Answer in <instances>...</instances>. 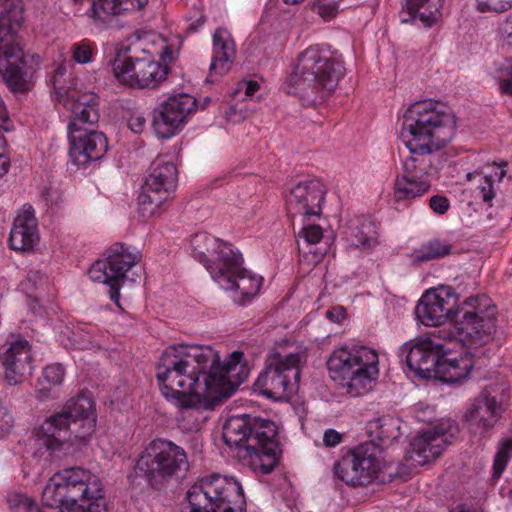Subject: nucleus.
<instances>
[{
  "label": "nucleus",
  "instance_id": "f257e3e1",
  "mask_svg": "<svg viewBox=\"0 0 512 512\" xmlns=\"http://www.w3.org/2000/svg\"><path fill=\"white\" fill-rule=\"evenodd\" d=\"M243 352L234 351L226 363L211 346L178 344L161 355L156 378L162 395L175 405L177 425L197 432L213 411L232 396L247 377L240 365Z\"/></svg>",
  "mask_w": 512,
  "mask_h": 512
},
{
  "label": "nucleus",
  "instance_id": "f03ea898",
  "mask_svg": "<svg viewBox=\"0 0 512 512\" xmlns=\"http://www.w3.org/2000/svg\"><path fill=\"white\" fill-rule=\"evenodd\" d=\"M456 302L451 287L429 290L420 298L415 315L425 326H440L451 319V323L432 333L444 341H458L467 347H479L491 341L497 322L491 299L484 294L471 296L457 308Z\"/></svg>",
  "mask_w": 512,
  "mask_h": 512
},
{
  "label": "nucleus",
  "instance_id": "7ed1b4c3",
  "mask_svg": "<svg viewBox=\"0 0 512 512\" xmlns=\"http://www.w3.org/2000/svg\"><path fill=\"white\" fill-rule=\"evenodd\" d=\"M277 435L275 422L249 414L232 415L223 426L224 442L257 475L270 474L278 464Z\"/></svg>",
  "mask_w": 512,
  "mask_h": 512
},
{
  "label": "nucleus",
  "instance_id": "20e7f679",
  "mask_svg": "<svg viewBox=\"0 0 512 512\" xmlns=\"http://www.w3.org/2000/svg\"><path fill=\"white\" fill-rule=\"evenodd\" d=\"M54 89L64 104L71 110V121L68 125L70 139L69 154L78 166H86L92 161L101 159L108 149L106 136L94 127L99 122V97L93 92L77 94L74 90H66L54 81Z\"/></svg>",
  "mask_w": 512,
  "mask_h": 512
},
{
  "label": "nucleus",
  "instance_id": "39448f33",
  "mask_svg": "<svg viewBox=\"0 0 512 512\" xmlns=\"http://www.w3.org/2000/svg\"><path fill=\"white\" fill-rule=\"evenodd\" d=\"M20 0H0V75L13 92L30 90L39 56L24 52L17 31L23 23Z\"/></svg>",
  "mask_w": 512,
  "mask_h": 512
},
{
  "label": "nucleus",
  "instance_id": "423d86ee",
  "mask_svg": "<svg viewBox=\"0 0 512 512\" xmlns=\"http://www.w3.org/2000/svg\"><path fill=\"white\" fill-rule=\"evenodd\" d=\"M96 426L94 404L91 398L79 395L69 400L61 411L36 426L33 435L38 445L50 452L58 451L64 443H86Z\"/></svg>",
  "mask_w": 512,
  "mask_h": 512
},
{
  "label": "nucleus",
  "instance_id": "0eeeda50",
  "mask_svg": "<svg viewBox=\"0 0 512 512\" xmlns=\"http://www.w3.org/2000/svg\"><path fill=\"white\" fill-rule=\"evenodd\" d=\"M341 61L318 46H310L298 57L295 70L287 80V92L307 103L323 101L337 87L344 75Z\"/></svg>",
  "mask_w": 512,
  "mask_h": 512
},
{
  "label": "nucleus",
  "instance_id": "6e6552de",
  "mask_svg": "<svg viewBox=\"0 0 512 512\" xmlns=\"http://www.w3.org/2000/svg\"><path fill=\"white\" fill-rule=\"evenodd\" d=\"M456 131L455 116L439 102H415L405 112L401 135L406 146L440 150Z\"/></svg>",
  "mask_w": 512,
  "mask_h": 512
},
{
  "label": "nucleus",
  "instance_id": "1a4fd4ad",
  "mask_svg": "<svg viewBox=\"0 0 512 512\" xmlns=\"http://www.w3.org/2000/svg\"><path fill=\"white\" fill-rule=\"evenodd\" d=\"M189 470L185 449L174 442L157 438L151 441L140 454L134 473L128 476L132 485H140L144 479L147 485L161 489L172 480H179Z\"/></svg>",
  "mask_w": 512,
  "mask_h": 512
},
{
  "label": "nucleus",
  "instance_id": "9d476101",
  "mask_svg": "<svg viewBox=\"0 0 512 512\" xmlns=\"http://www.w3.org/2000/svg\"><path fill=\"white\" fill-rule=\"evenodd\" d=\"M378 354L366 346L339 348L327 360L330 377L340 381L346 392L353 397L366 394L377 379Z\"/></svg>",
  "mask_w": 512,
  "mask_h": 512
},
{
  "label": "nucleus",
  "instance_id": "9b49d317",
  "mask_svg": "<svg viewBox=\"0 0 512 512\" xmlns=\"http://www.w3.org/2000/svg\"><path fill=\"white\" fill-rule=\"evenodd\" d=\"M406 147L410 155L402 161L401 171L394 183V199L397 202L412 200L429 192L440 170L441 161L435 154L438 150Z\"/></svg>",
  "mask_w": 512,
  "mask_h": 512
},
{
  "label": "nucleus",
  "instance_id": "f8f14e48",
  "mask_svg": "<svg viewBox=\"0 0 512 512\" xmlns=\"http://www.w3.org/2000/svg\"><path fill=\"white\" fill-rule=\"evenodd\" d=\"M62 485L65 487L66 508L63 512H105L106 500L101 484L91 473L80 467H71L61 472Z\"/></svg>",
  "mask_w": 512,
  "mask_h": 512
},
{
  "label": "nucleus",
  "instance_id": "ddd939ff",
  "mask_svg": "<svg viewBox=\"0 0 512 512\" xmlns=\"http://www.w3.org/2000/svg\"><path fill=\"white\" fill-rule=\"evenodd\" d=\"M302 356L299 353L270 355L265 362L264 370L254 383L255 390L273 400L287 398L293 391L295 381L299 378V364Z\"/></svg>",
  "mask_w": 512,
  "mask_h": 512
},
{
  "label": "nucleus",
  "instance_id": "4468645a",
  "mask_svg": "<svg viewBox=\"0 0 512 512\" xmlns=\"http://www.w3.org/2000/svg\"><path fill=\"white\" fill-rule=\"evenodd\" d=\"M177 185V168L169 161L157 158L151 163L138 196V212L143 218L154 216L161 205L174 192Z\"/></svg>",
  "mask_w": 512,
  "mask_h": 512
},
{
  "label": "nucleus",
  "instance_id": "2eb2a0df",
  "mask_svg": "<svg viewBox=\"0 0 512 512\" xmlns=\"http://www.w3.org/2000/svg\"><path fill=\"white\" fill-rule=\"evenodd\" d=\"M112 69L117 79L141 89L156 88L166 79L169 72L167 65L156 61L146 51H143L141 56L117 55Z\"/></svg>",
  "mask_w": 512,
  "mask_h": 512
},
{
  "label": "nucleus",
  "instance_id": "dca6fc26",
  "mask_svg": "<svg viewBox=\"0 0 512 512\" xmlns=\"http://www.w3.org/2000/svg\"><path fill=\"white\" fill-rule=\"evenodd\" d=\"M380 469L381 462L371 443H362L348 451L334 465L335 475L353 487L371 483L377 478Z\"/></svg>",
  "mask_w": 512,
  "mask_h": 512
},
{
  "label": "nucleus",
  "instance_id": "f3484780",
  "mask_svg": "<svg viewBox=\"0 0 512 512\" xmlns=\"http://www.w3.org/2000/svg\"><path fill=\"white\" fill-rule=\"evenodd\" d=\"M233 258H238L239 264L234 265L229 260L226 267L218 270L212 278L223 289L234 293L233 300L235 303L244 305L257 295L263 279L243 267L242 254L239 251Z\"/></svg>",
  "mask_w": 512,
  "mask_h": 512
},
{
  "label": "nucleus",
  "instance_id": "a211bd4d",
  "mask_svg": "<svg viewBox=\"0 0 512 512\" xmlns=\"http://www.w3.org/2000/svg\"><path fill=\"white\" fill-rule=\"evenodd\" d=\"M442 341L431 335L415 344L405 343L400 348V356L405 357L408 368L418 376L434 378L441 356L449 351Z\"/></svg>",
  "mask_w": 512,
  "mask_h": 512
},
{
  "label": "nucleus",
  "instance_id": "6ab92c4d",
  "mask_svg": "<svg viewBox=\"0 0 512 512\" xmlns=\"http://www.w3.org/2000/svg\"><path fill=\"white\" fill-rule=\"evenodd\" d=\"M195 105L196 100L191 95L170 96L154 111L152 125L156 135L164 139L174 136Z\"/></svg>",
  "mask_w": 512,
  "mask_h": 512
},
{
  "label": "nucleus",
  "instance_id": "aec40b11",
  "mask_svg": "<svg viewBox=\"0 0 512 512\" xmlns=\"http://www.w3.org/2000/svg\"><path fill=\"white\" fill-rule=\"evenodd\" d=\"M191 247L194 258L204 264L212 277L218 270L226 267L229 260L234 265L239 264L238 258H233L238 250H235L231 244L205 232L194 235L191 240Z\"/></svg>",
  "mask_w": 512,
  "mask_h": 512
},
{
  "label": "nucleus",
  "instance_id": "412c9836",
  "mask_svg": "<svg viewBox=\"0 0 512 512\" xmlns=\"http://www.w3.org/2000/svg\"><path fill=\"white\" fill-rule=\"evenodd\" d=\"M325 189L318 179H309L296 184L286 198L288 215L293 218L297 215L304 218L319 216L321 204L325 200Z\"/></svg>",
  "mask_w": 512,
  "mask_h": 512
},
{
  "label": "nucleus",
  "instance_id": "4be33fe9",
  "mask_svg": "<svg viewBox=\"0 0 512 512\" xmlns=\"http://www.w3.org/2000/svg\"><path fill=\"white\" fill-rule=\"evenodd\" d=\"M448 429L440 426L429 428L418 434L411 442L407 458L418 465H424L437 459L444 448L451 443Z\"/></svg>",
  "mask_w": 512,
  "mask_h": 512
},
{
  "label": "nucleus",
  "instance_id": "5701e85b",
  "mask_svg": "<svg viewBox=\"0 0 512 512\" xmlns=\"http://www.w3.org/2000/svg\"><path fill=\"white\" fill-rule=\"evenodd\" d=\"M2 364L5 368V379L10 385L21 383L32 373V355L28 341L17 339L2 355Z\"/></svg>",
  "mask_w": 512,
  "mask_h": 512
},
{
  "label": "nucleus",
  "instance_id": "b1692460",
  "mask_svg": "<svg viewBox=\"0 0 512 512\" xmlns=\"http://www.w3.org/2000/svg\"><path fill=\"white\" fill-rule=\"evenodd\" d=\"M501 413V405L496 398L491 396L487 390L481 392L471 408L466 412V422L471 430L480 434L490 430Z\"/></svg>",
  "mask_w": 512,
  "mask_h": 512
},
{
  "label": "nucleus",
  "instance_id": "393cba45",
  "mask_svg": "<svg viewBox=\"0 0 512 512\" xmlns=\"http://www.w3.org/2000/svg\"><path fill=\"white\" fill-rule=\"evenodd\" d=\"M39 241L37 220L31 206L24 207L13 223L9 236L10 248L17 251H30Z\"/></svg>",
  "mask_w": 512,
  "mask_h": 512
},
{
  "label": "nucleus",
  "instance_id": "a878e982",
  "mask_svg": "<svg viewBox=\"0 0 512 512\" xmlns=\"http://www.w3.org/2000/svg\"><path fill=\"white\" fill-rule=\"evenodd\" d=\"M367 433L375 450L387 448L401 438V420L389 415L372 419L367 424Z\"/></svg>",
  "mask_w": 512,
  "mask_h": 512
},
{
  "label": "nucleus",
  "instance_id": "bb28decb",
  "mask_svg": "<svg viewBox=\"0 0 512 512\" xmlns=\"http://www.w3.org/2000/svg\"><path fill=\"white\" fill-rule=\"evenodd\" d=\"M214 54L209 68L208 82L216 81V77H221L228 73L234 59L235 50L231 40L224 39L219 30L213 35Z\"/></svg>",
  "mask_w": 512,
  "mask_h": 512
},
{
  "label": "nucleus",
  "instance_id": "cd10ccee",
  "mask_svg": "<svg viewBox=\"0 0 512 512\" xmlns=\"http://www.w3.org/2000/svg\"><path fill=\"white\" fill-rule=\"evenodd\" d=\"M104 260L111 271L112 281L121 286L126 273L140 261V254L132 253L123 243H115L108 249Z\"/></svg>",
  "mask_w": 512,
  "mask_h": 512
},
{
  "label": "nucleus",
  "instance_id": "c85d7f7f",
  "mask_svg": "<svg viewBox=\"0 0 512 512\" xmlns=\"http://www.w3.org/2000/svg\"><path fill=\"white\" fill-rule=\"evenodd\" d=\"M474 367V361L468 354L459 358L441 356L434 378L443 383L453 384L466 379Z\"/></svg>",
  "mask_w": 512,
  "mask_h": 512
},
{
  "label": "nucleus",
  "instance_id": "c756f323",
  "mask_svg": "<svg viewBox=\"0 0 512 512\" xmlns=\"http://www.w3.org/2000/svg\"><path fill=\"white\" fill-rule=\"evenodd\" d=\"M439 8L431 0H406L400 12L404 23H420L423 27H431L440 18Z\"/></svg>",
  "mask_w": 512,
  "mask_h": 512
},
{
  "label": "nucleus",
  "instance_id": "7c9ffc66",
  "mask_svg": "<svg viewBox=\"0 0 512 512\" xmlns=\"http://www.w3.org/2000/svg\"><path fill=\"white\" fill-rule=\"evenodd\" d=\"M347 240L351 246L370 249L377 243V231L375 224L369 219L359 220L356 225L349 226Z\"/></svg>",
  "mask_w": 512,
  "mask_h": 512
},
{
  "label": "nucleus",
  "instance_id": "2f4dec72",
  "mask_svg": "<svg viewBox=\"0 0 512 512\" xmlns=\"http://www.w3.org/2000/svg\"><path fill=\"white\" fill-rule=\"evenodd\" d=\"M108 264L105 260H97L95 261L88 271V275L90 279L94 282H99L103 284H107L109 286V294L110 299L121 308L119 298H120V285L117 284L116 281H112V275H110L111 271L108 269Z\"/></svg>",
  "mask_w": 512,
  "mask_h": 512
},
{
  "label": "nucleus",
  "instance_id": "473e14b6",
  "mask_svg": "<svg viewBox=\"0 0 512 512\" xmlns=\"http://www.w3.org/2000/svg\"><path fill=\"white\" fill-rule=\"evenodd\" d=\"M65 487L62 485L61 472L54 475L42 491V503L50 508H66Z\"/></svg>",
  "mask_w": 512,
  "mask_h": 512
},
{
  "label": "nucleus",
  "instance_id": "72a5a7b5",
  "mask_svg": "<svg viewBox=\"0 0 512 512\" xmlns=\"http://www.w3.org/2000/svg\"><path fill=\"white\" fill-rule=\"evenodd\" d=\"M451 245L446 241L432 239L414 252V262H428L451 253Z\"/></svg>",
  "mask_w": 512,
  "mask_h": 512
},
{
  "label": "nucleus",
  "instance_id": "f704fd0d",
  "mask_svg": "<svg viewBox=\"0 0 512 512\" xmlns=\"http://www.w3.org/2000/svg\"><path fill=\"white\" fill-rule=\"evenodd\" d=\"M493 75L499 83L500 92L512 97V58L496 61Z\"/></svg>",
  "mask_w": 512,
  "mask_h": 512
},
{
  "label": "nucleus",
  "instance_id": "c9c22d12",
  "mask_svg": "<svg viewBox=\"0 0 512 512\" xmlns=\"http://www.w3.org/2000/svg\"><path fill=\"white\" fill-rule=\"evenodd\" d=\"M123 15L120 0H93L92 17L105 22L112 16Z\"/></svg>",
  "mask_w": 512,
  "mask_h": 512
},
{
  "label": "nucleus",
  "instance_id": "e433bc0d",
  "mask_svg": "<svg viewBox=\"0 0 512 512\" xmlns=\"http://www.w3.org/2000/svg\"><path fill=\"white\" fill-rule=\"evenodd\" d=\"M7 502L11 512H42L36 501L25 493L11 492Z\"/></svg>",
  "mask_w": 512,
  "mask_h": 512
},
{
  "label": "nucleus",
  "instance_id": "4c0bfd02",
  "mask_svg": "<svg viewBox=\"0 0 512 512\" xmlns=\"http://www.w3.org/2000/svg\"><path fill=\"white\" fill-rule=\"evenodd\" d=\"M512 457V437L501 443L495 455L493 464V478H499L506 468L508 460Z\"/></svg>",
  "mask_w": 512,
  "mask_h": 512
},
{
  "label": "nucleus",
  "instance_id": "58836bf2",
  "mask_svg": "<svg viewBox=\"0 0 512 512\" xmlns=\"http://www.w3.org/2000/svg\"><path fill=\"white\" fill-rule=\"evenodd\" d=\"M72 57L78 64H87L92 61L93 46L88 40L74 43L71 47Z\"/></svg>",
  "mask_w": 512,
  "mask_h": 512
},
{
  "label": "nucleus",
  "instance_id": "ea45409f",
  "mask_svg": "<svg viewBox=\"0 0 512 512\" xmlns=\"http://www.w3.org/2000/svg\"><path fill=\"white\" fill-rule=\"evenodd\" d=\"M299 237L303 239L306 248H309L312 245L320 244L323 238V230L319 225L304 222Z\"/></svg>",
  "mask_w": 512,
  "mask_h": 512
},
{
  "label": "nucleus",
  "instance_id": "a19ab883",
  "mask_svg": "<svg viewBox=\"0 0 512 512\" xmlns=\"http://www.w3.org/2000/svg\"><path fill=\"white\" fill-rule=\"evenodd\" d=\"M64 368L61 364H51L44 368L43 382L49 385H60L64 379Z\"/></svg>",
  "mask_w": 512,
  "mask_h": 512
},
{
  "label": "nucleus",
  "instance_id": "79ce46f5",
  "mask_svg": "<svg viewBox=\"0 0 512 512\" xmlns=\"http://www.w3.org/2000/svg\"><path fill=\"white\" fill-rule=\"evenodd\" d=\"M512 7V0H481L479 12L502 13Z\"/></svg>",
  "mask_w": 512,
  "mask_h": 512
},
{
  "label": "nucleus",
  "instance_id": "37998d69",
  "mask_svg": "<svg viewBox=\"0 0 512 512\" xmlns=\"http://www.w3.org/2000/svg\"><path fill=\"white\" fill-rule=\"evenodd\" d=\"M431 210L439 215L445 214L450 208V202L447 197L434 195L429 200Z\"/></svg>",
  "mask_w": 512,
  "mask_h": 512
},
{
  "label": "nucleus",
  "instance_id": "c03bdc74",
  "mask_svg": "<svg viewBox=\"0 0 512 512\" xmlns=\"http://www.w3.org/2000/svg\"><path fill=\"white\" fill-rule=\"evenodd\" d=\"M8 122L9 118L6 107L4 103L0 101V150H5L7 145L3 132L11 130L8 126Z\"/></svg>",
  "mask_w": 512,
  "mask_h": 512
},
{
  "label": "nucleus",
  "instance_id": "a18cd8bd",
  "mask_svg": "<svg viewBox=\"0 0 512 512\" xmlns=\"http://www.w3.org/2000/svg\"><path fill=\"white\" fill-rule=\"evenodd\" d=\"M314 10L323 18L330 19L337 13V7L334 3H328L325 0H319L314 6Z\"/></svg>",
  "mask_w": 512,
  "mask_h": 512
},
{
  "label": "nucleus",
  "instance_id": "49530a36",
  "mask_svg": "<svg viewBox=\"0 0 512 512\" xmlns=\"http://www.w3.org/2000/svg\"><path fill=\"white\" fill-rule=\"evenodd\" d=\"M482 200L486 203L491 202L495 197L493 179L491 176L484 177V184L480 186Z\"/></svg>",
  "mask_w": 512,
  "mask_h": 512
},
{
  "label": "nucleus",
  "instance_id": "de8ad7c7",
  "mask_svg": "<svg viewBox=\"0 0 512 512\" xmlns=\"http://www.w3.org/2000/svg\"><path fill=\"white\" fill-rule=\"evenodd\" d=\"M148 3V0H120L123 15L142 10Z\"/></svg>",
  "mask_w": 512,
  "mask_h": 512
},
{
  "label": "nucleus",
  "instance_id": "09e8293b",
  "mask_svg": "<svg viewBox=\"0 0 512 512\" xmlns=\"http://www.w3.org/2000/svg\"><path fill=\"white\" fill-rule=\"evenodd\" d=\"M146 125V119L141 113H133L128 119V127L134 133H141Z\"/></svg>",
  "mask_w": 512,
  "mask_h": 512
},
{
  "label": "nucleus",
  "instance_id": "8fccbe9b",
  "mask_svg": "<svg viewBox=\"0 0 512 512\" xmlns=\"http://www.w3.org/2000/svg\"><path fill=\"white\" fill-rule=\"evenodd\" d=\"M341 434L334 429H327L324 432L323 442L326 447L336 446L341 442Z\"/></svg>",
  "mask_w": 512,
  "mask_h": 512
},
{
  "label": "nucleus",
  "instance_id": "3c124183",
  "mask_svg": "<svg viewBox=\"0 0 512 512\" xmlns=\"http://www.w3.org/2000/svg\"><path fill=\"white\" fill-rule=\"evenodd\" d=\"M502 38L512 45V18H508L500 28Z\"/></svg>",
  "mask_w": 512,
  "mask_h": 512
},
{
  "label": "nucleus",
  "instance_id": "603ef678",
  "mask_svg": "<svg viewBox=\"0 0 512 512\" xmlns=\"http://www.w3.org/2000/svg\"><path fill=\"white\" fill-rule=\"evenodd\" d=\"M327 250H328V246L325 244V245H322L321 247H317L315 249H308L305 252L312 254L314 257V261L317 262V261H320L323 256H325V254L327 253Z\"/></svg>",
  "mask_w": 512,
  "mask_h": 512
},
{
  "label": "nucleus",
  "instance_id": "864d4df0",
  "mask_svg": "<svg viewBox=\"0 0 512 512\" xmlns=\"http://www.w3.org/2000/svg\"><path fill=\"white\" fill-rule=\"evenodd\" d=\"M9 166L10 161L5 156L4 150H0V178L8 172Z\"/></svg>",
  "mask_w": 512,
  "mask_h": 512
},
{
  "label": "nucleus",
  "instance_id": "5fc2aeb1",
  "mask_svg": "<svg viewBox=\"0 0 512 512\" xmlns=\"http://www.w3.org/2000/svg\"><path fill=\"white\" fill-rule=\"evenodd\" d=\"M205 23V18L203 16L199 17L198 19H196L195 21H193L192 23L189 24V26L187 27V32L188 33H194L196 32L201 26H203Z\"/></svg>",
  "mask_w": 512,
  "mask_h": 512
},
{
  "label": "nucleus",
  "instance_id": "6e6d98bb",
  "mask_svg": "<svg viewBox=\"0 0 512 512\" xmlns=\"http://www.w3.org/2000/svg\"><path fill=\"white\" fill-rule=\"evenodd\" d=\"M245 86V95L249 97L253 96L255 92L260 88L256 81H249L245 84Z\"/></svg>",
  "mask_w": 512,
  "mask_h": 512
},
{
  "label": "nucleus",
  "instance_id": "4d7b16f0",
  "mask_svg": "<svg viewBox=\"0 0 512 512\" xmlns=\"http://www.w3.org/2000/svg\"><path fill=\"white\" fill-rule=\"evenodd\" d=\"M41 279H42V276L38 272H35V273H31L29 275L27 282H28V284H31L32 286H34L37 289L36 283L38 280H41Z\"/></svg>",
  "mask_w": 512,
  "mask_h": 512
},
{
  "label": "nucleus",
  "instance_id": "13d9d810",
  "mask_svg": "<svg viewBox=\"0 0 512 512\" xmlns=\"http://www.w3.org/2000/svg\"><path fill=\"white\" fill-rule=\"evenodd\" d=\"M455 512H476V511L473 509H470L466 506H460V507H458V509Z\"/></svg>",
  "mask_w": 512,
  "mask_h": 512
},
{
  "label": "nucleus",
  "instance_id": "bf43d9fd",
  "mask_svg": "<svg viewBox=\"0 0 512 512\" xmlns=\"http://www.w3.org/2000/svg\"><path fill=\"white\" fill-rule=\"evenodd\" d=\"M286 4H297L302 0H283Z\"/></svg>",
  "mask_w": 512,
  "mask_h": 512
},
{
  "label": "nucleus",
  "instance_id": "052dcab7",
  "mask_svg": "<svg viewBox=\"0 0 512 512\" xmlns=\"http://www.w3.org/2000/svg\"><path fill=\"white\" fill-rule=\"evenodd\" d=\"M344 318V309L339 307V321Z\"/></svg>",
  "mask_w": 512,
  "mask_h": 512
},
{
  "label": "nucleus",
  "instance_id": "680f3d73",
  "mask_svg": "<svg viewBox=\"0 0 512 512\" xmlns=\"http://www.w3.org/2000/svg\"><path fill=\"white\" fill-rule=\"evenodd\" d=\"M326 316H327V318H329V319H333V317H334L333 311L328 310V311L326 312Z\"/></svg>",
  "mask_w": 512,
  "mask_h": 512
},
{
  "label": "nucleus",
  "instance_id": "e2e57ef3",
  "mask_svg": "<svg viewBox=\"0 0 512 512\" xmlns=\"http://www.w3.org/2000/svg\"><path fill=\"white\" fill-rule=\"evenodd\" d=\"M481 6V0H476V9L478 10V8Z\"/></svg>",
  "mask_w": 512,
  "mask_h": 512
},
{
  "label": "nucleus",
  "instance_id": "0e129e2a",
  "mask_svg": "<svg viewBox=\"0 0 512 512\" xmlns=\"http://www.w3.org/2000/svg\"><path fill=\"white\" fill-rule=\"evenodd\" d=\"M504 176H505V171H504V170H501V171H500V175H499L500 179H501V178H503Z\"/></svg>",
  "mask_w": 512,
  "mask_h": 512
},
{
  "label": "nucleus",
  "instance_id": "69168bd1",
  "mask_svg": "<svg viewBox=\"0 0 512 512\" xmlns=\"http://www.w3.org/2000/svg\"><path fill=\"white\" fill-rule=\"evenodd\" d=\"M0 429H2V426L0 425Z\"/></svg>",
  "mask_w": 512,
  "mask_h": 512
}]
</instances>
